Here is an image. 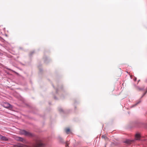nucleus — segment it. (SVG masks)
Returning <instances> with one entry per match:
<instances>
[{
    "label": "nucleus",
    "mask_w": 147,
    "mask_h": 147,
    "mask_svg": "<svg viewBox=\"0 0 147 147\" xmlns=\"http://www.w3.org/2000/svg\"><path fill=\"white\" fill-rule=\"evenodd\" d=\"M134 141V140H126L124 142L126 144H130L133 143Z\"/></svg>",
    "instance_id": "nucleus-4"
},
{
    "label": "nucleus",
    "mask_w": 147,
    "mask_h": 147,
    "mask_svg": "<svg viewBox=\"0 0 147 147\" xmlns=\"http://www.w3.org/2000/svg\"><path fill=\"white\" fill-rule=\"evenodd\" d=\"M102 138H104L105 140H106V139H107V137L105 135H102Z\"/></svg>",
    "instance_id": "nucleus-8"
},
{
    "label": "nucleus",
    "mask_w": 147,
    "mask_h": 147,
    "mask_svg": "<svg viewBox=\"0 0 147 147\" xmlns=\"http://www.w3.org/2000/svg\"><path fill=\"white\" fill-rule=\"evenodd\" d=\"M68 143L67 142V143L66 144V145H65L66 147H67V146H68Z\"/></svg>",
    "instance_id": "nucleus-10"
},
{
    "label": "nucleus",
    "mask_w": 147,
    "mask_h": 147,
    "mask_svg": "<svg viewBox=\"0 0 147 147\" xmlns=\"http://www.w3.org/2000/svg\"><path fill=\"white\" fill-rule=\"evenodd\" d=\"M18 147H30L27 146L22 144H19L18 145ZM44 145L40 140H38L36 141V144L33 147H44Z\"/></svg>",
    "instance_id": "nucleus-1"
},
{
    "label": "nucleus",
    "mask_w": 147,
    "mask_h": 147,
    "mask_svg": "<svg viewBox=\"0 0 147 147\" xmlns=\"http://www.w3.org/2000/svg\"><path fill=\"white\" fill-rule=\"evenodd\" d=\"M3 106L5 108L9 109H10L12 108V106L10 104L7 103H4L3 104Z\"/></svg>",
    "instance_id": "nucleus-3"
},
{
    "label": "nucleus",
    "mask_w": 147,
    "mask_h": 147,
    "mask_svg": "<svg viewBox=\"0 0 147 147\" xmlns=\"http://www.w3.org/2000/svg\"><path fill=\"white\" fill-rule=\"evenodd\" d=\"M65 130L66 133L67 134H68L70 132V129L68 128H66Z\"/></svg>",
    "instance_id": "nucleus-6"
},
{
    "label": "nucleus",
    "mask_w": 147,
    "mask_h": 147,
    "mask_svg": "<svg viewBox=\"0 0 147 147\" xmlns=\"http://www.w3.org/2000/svg\"><path fill=\"white\" fill-rule=\"evenodd\" d=\"M140 134H137L135 136V139L136 140H139L140 139Z\"/></svg>",
    "instance_id": "nucleus-5"
},
{
    "label": "nucleus",
    "mask_w": 147,
    "mask_h": 147,
    "mask_svg": "<svg viewBox=\"0 0 147 147\" xmlns=\"http://www.w3.org/2000/svg\"><path fill=\"white\" fill-rule=\"evenodd\" d=\"M1 139L2 140H5V141H6L8 140V139H7V138H6V137H5V136H1Z\"/></svg>",
    "instance_id": "nucleus-7"
},
{
    "label": "nucleus",
    "mask_w": 147,
    "mask_h": 147,
    "mask_svg": "<svg viewBox=\"0 0 147 147\" xmlns=\"http://www.w3.org/2000/svg\"><path fill=\"white\" fill-rule=\"evenodd\" d=\"M20 133L22 134H24L27 136H32V134L24 130H22L20 131Z\"/></svg>",
    "instance_id": "nucleus-2"
},
{
    "label": "nucleus",
    "mask_w": 147,
    "mask_h": 147,
    "mask_svg": "<svg viewBox=\"0 0 147 147\" xmlns=\"http://www.w3.org/2000/svg\"><path fill=\"white\" fill-rule=\"evenodd\" d=\"M19 140H20L21 141H22L23 142H25V140H24L22 138H20V139Z\"/></svg>",
    "instance_id": "nucleus-9"
}]
</instances>
